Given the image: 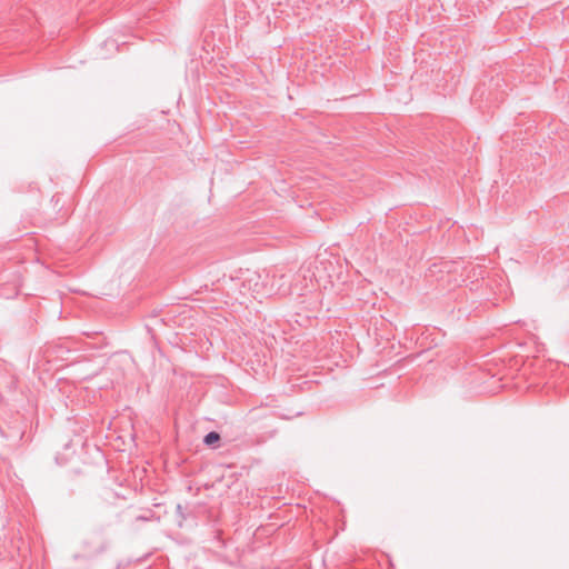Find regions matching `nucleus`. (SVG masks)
<instances>
[{"instance_id":"f257e3e1","label":"nucleus","mask_w":569,"mask_h":569,"mask_svg":"<svg viewBox=\"0 0 569 569\" xmlns=\"http://www.w3.org/2000/svg\"><path fill=\"white\" fill-rule=\"evenodd\" d=\"M220 441V435L216 431H210L204 436L203 442L207 446H214L217 442Z\"/></svg>"},{"instance_id":"f03ea898","label":"nucleus","mask_w":569,"mask_h":569,"mask_svg":"<svg viewBox=\"0 0 569 569\" xmlns=\"http://www.w3.org/2000/svg\"><path fill=\"white\" fill-rule=\"evenodd\" d=\"M177 510L181 513L182 512V507L180 505L177 506Z\"/></svg>"}]
</instances>
